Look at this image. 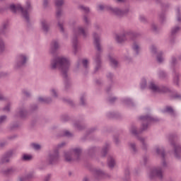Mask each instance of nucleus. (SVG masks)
<instances>
[{"label": "nucleus", "instance_id": "7", "mask_svg": "<svg viewBox=\"0 0 181 181\" xmlns=\"http://www.w3.org/2000/svg\"><path fill=\"white\" fill-rule=\"evenodd\" d=\"M138 36H139V33H134L132 31H127L123 32L120 35H117L115 39L117 43H124V42L127 40V37L134 39V37H138Z\"/></svg>", "mask_w": 181, "mask_h": 181}, {"label": "nucleus", "instance_id": "57", "mask_svg": "<svg viewBox=\"0 0 181 181\" xmlns=\"http://www.w3.org/2000/svg\"><path fill=\"white\" fill-rule=\"evenodd\" d=\"M116 100H117V98H111L109 99V102L112 103L115 102Z\"/></svg>", "mask_w": 181, "mask_h": 181}, {"label": "nucleus", "instance_id": "59", "mask_svg": "<svg viewBox=\"0 0 181 181\" xmlns=\"http://www.w3.org/2000/svg\"><path fill=\"white\" fill-rule=\"evenodd\" d=\"M140 21L141 22H146V18L144 16H140Z\"/></svg>", "mask_w": 181, "mask_h": 181}, {"label": "nucleus", "instance_id": "47", "mask_svg": "<svg viewBox=\"0 0 181 181\" xmlns=\"http://www.w3.org/2000/svg\"><path fill=\"white\" fill-rule=\"evenodd\" d=\"M51 178H52V175L48 174L47 176H45L44 181H50Z\"/></svg>", "mask_w": 181, "mask_h": 181}, {"label": "nucleus", "instance_id": "62", "mask_svg": "<svg viewBox=\"0 0 181 181\" xmlns=\"http://www.w3.org/2000/svg\"><path fill=\"white\" fill-rule=\"evenodd\" d=\"M8 28V23L3 24V29H6Z\"/></svg>", "mask_w": 181, "mask_h": 181}, {"label": "nucleus", "instance_id": "40", "mask_svg": "<svg viewBox=\"0 0 181 181\" xmlns=\"http://www.w3.org/2000/svg\"><path fill=\"white\" fill-rule=\"evenodd\" d=\"M83 22H85L86 25H90V20L87 16H83Z\"/></svg>", "mask_w": 181, "mask_h": 181}, {"label": "nucleus", "instance_id": "10", "mask_svg": "<svg viewBox=\"0 0 181 181\" xmlns=\"http://www.w3.org/2000/svg\"><path fill=\"white\" fill-rule=\"evenodd\" d=\"M26 62H28V57L23 54H20L17 55L16 59V67H22L26 64Z\"/></svg>", "mask_w": 181, "mask_h": 181}, {"label": "nucleus", "instance_id": "44", "mask_svg": "<svg viewBox=\"0 0 181 181\" xmlns=\"http://www.w3.org/2000/svg\"><path fill=\"white\" fill-rule=\"evenodd\" d=\"M58 26L60 29V32H62V33H64V28L63 27V24L61 23H58Z\"/></svg>", "mask_w": 181, "mask_h": 181}, {"label": "nucleus", "instance_id": "53", "mask_svg": "<svg viewBox=\"0 0 181 181\" xmlns=\"http://www.w3.org/2000/svg\"><path fill=\"white\" fill-rule=\"evenodd\" d=\"M175 63H176V58L173 57L172 61H171V66H173H173H175Z\"/></svg>", "mask_w": 181, "mask_h": 181}, {"label": "nucleus", "instance_id": "61", "mask_svg": "<svg viewBox=\"0 0 181 181\" xmlns=\"http://www.w3.org/2000/svg\"><path fill=\"white\" fill-rule=\"evenodd\" d=\"M107 77V78H110L111 80V78H112V77H113L112 74H108Z\"/></svg>", "mask_w": 181, "mask_h": 181}, {"label": "nucleus", "instance_id": "54", "mask_svg": "<svg viewBox=\"0 0 181 181\" xmlns=\"http://www.w3.org/2000/svg\"><path fill=\"white\" fill-rule=\"evenodd\" d=\"M151 49L152 53H156V47L155 46L152 45Z\"/></svg>", "mask_w": 181, "mask_h": 181}, {"label": "nucleus", "instance_id": "30", "mask_svg": "<svg viewBox=\"0 0 181 181\" xmlns=\"http://www.w3.org/2000/svg\"><path fill=\"white\" fill-rule=\"evenodd\" d=\"M137 139H139V141H141L143 149H146V143H145V139L137 136Z\"/></svg>", "mask_w": 181, "mask_h": 181}, {"label": "nucleus", "instance_id": "4", "mask_svg": "<svg viewBox=\"0 0 181 181\" xmlns=\"http://www.w3.org/2000/svg\"><path fill=\"white\" fill-rule=\"evenodd\" d=\"M140 120L142 122L141 131H137L136 127L134 125H132L130 129V132H132V134L136 136H138V134H141L142 131H146L148 129V125H149L151 122H155L157 121L155 118L151 117V115L141 116L140 117Z\"/></svg>", "mask_w": 181, "mask_h": 181}, {"label": "nucleus", "instance_id": "50", "mask_svg": "<svg viewBox=\"0 0 181 181\" xmlns=\"http://www.w3.org/2000/svg\"><path fill=\"white\" fill-rule=\"evenodd\" d=\"M141 88H145V87H146V80H144L143 83L141 84Z\"/></svg>", "mask_w": 181, "mask_h": 181}, {"label": "nucleus", "instance_id": "26", "mask_svg": "<svg viewBox=\"0 0 181 181\" xmlns=\"http://www.w3.org/2000/svg\"><path fill=\"white\" fill-rule=\"evenodd\" d=\"M32 156L31 155H28V154H24L22 157V160H25V162H28L29 160H32Z\"/></svg>", "mask_w": 181, "mask_h": 181}, {"label": "nucleus", "instance_id": "8", "mask_svg": "<svg viewBox=\"0 0 181 181\" xmlns=\"http://www.w3.org/2000/svg\"><path fill=\"white\" fill-rule=\"evenodd\" d=\"M173 139H175V136L170 135L169 136L170 143L174 148L175 158L179 159L180 158L181 156V146L179 144L175 143V141H173Z\"/></svg>", "mask_w": 181, "mask_h": 181}, {"label": "nucleus", "instance_id": "31", "mask_svg": "<svg viewBox=\"0 0 181 181\" xmlns=\"http://www.w3.org/2000/svg\"><path fill=\"white\" fill-rule=\"evenodd\" d=\"M130 148L132 149L133 153H136L138 150L136 149V145L134 143L130 144Z\"/></svg>", "mask_w": 181, "mask_h": 181}, {"label": "nucleus", "instance_id": "23", "mask_svg": "<svg viewBox=\"0 0 181 181\" xmlns=\"http://www.w3.org/2000/svg\"><path fill=\"white\" fill-rule=\"evenodd\" d=\"M73 152L74 153V155L76 156V160H78L79 158H80V155H81V149L80 148H74L73 150Z\"/></svg>", "mask_w": 181, "mask_h": 181}, {"label": "nucleus", "instance_id": "27", "mask_svg": "<svg viewBox=\"0 0 181 181\" xmlns=\"http://www.w3.org/2000/svg\"><path fill=\"white\" fill-rule=\"evenodd\" d=\"M158 90V93H169V88L166 86H159Z\"/></svg>", "mask_w": 181, "mask_h": 181}, {"label": "nucleus", "instance_id": "64", "mask_svg": "<svg viewBox=\"0 0 181 181\" xmlns=\"http://www.w3.org/2000/svg\"><path fill=\"white\" fill-rule=\"evenodd\" d=\"M25 180H26V178H25V177H20L19 178V181H25Z\"/></svg>", "mask_w": 181, "mask_h": 181}, {"label": "nucleus", "instance_id": "12", "mask_svg": "<svg viewBox=\"0 0 181 181\" xmlns=\"http://www.w3.org/2000/svg\"><path fill=\"white\" fill-rule=\"evenodd\" d=\"M110 11H111L112 13L115 15L116 16H124V15H126V13H128L129 12V10L126 9L124 11H122L118 8H112V7H109Z\"/></svg>", "mask_w": 181, "mask_h": 181}, {"label": "nucleus", "instance_id": "29", "mask_svg": "<svg viewBox=\"0 0 181 181\" xmlns=\"http://www.w3.org/2000/svg\"><path fill=\"white\" fill-rule=\"evenodd\" d=\"M175 12H176V15H177V21L178 22H181L180 7H177Z\"/></svg>", "mask_w": 181, "mask_h": 181}, {"label": "nucleus", "instance_id": "1", "mask_svg": "<svg viewBox=\"0 0 181 181\" xmlns=\"http://www.w3.org/2000/svg\"><path fill=\"white\" fill-rule=\"evenodd\" d=\"M70 67V61L65 57H57L51 62L52 70L59 69L62 71V76L67 80V73Z\"/></svg>", "mask_w": 181, "mask_h": 181}, {"label": "nucleus", "instance_id": "35", "mask_svg": "<svg viewBox=\"0 0 181 181\" xmlns=\"http://www.w3.org/2000/svg\"><path fill=\"white\" fill-rule=\"evenodd\" d=\"M108 151V145H107L105 148L102 150V156L104 158L107 155V152Z\"/></svg>", "mask_w": 181, "mask_h": 181}, {"label": "nucleus", "instance_id": "22", "mask_svg": "<svg viewBox=\"0 0 181 181\" xmlns=\"http://www.w3.org/2000/svg\"><path fill=\"white\" fill-rule=\"evenodd\" d=\"M107 165L109 168H114L115 166V160L112 157H109L107 160Z\"/></svg>", "mask_w": 181, "mask_h": 181}, {"label": "nucleus", "instance_id": "37", "mask_svg": "<svg viewBox=\"0 0 181 181\" xmlns=\"http://www.w3.org/2000/svg\"><path fill=\"white\" fill-rule=\"evenodd\" d=\"M82 64L85 69H88V60L83 59L82 61Z\"/></svg>", "mask_w": 181, "mask_h": 181}, {"label": "nucleus", "instance_id": "13", "mask_svg": "<svg viewBox=\"0 0 181 181\" xmlns=\"http://www.w3.org/2000/svg\"><path fill=\"white\" fill-rule=\"evenodd\" d=\"M13 153L12 151H8L3 155L0 159V165H4V163H8L9 162V159L12 158Z\"/></svg>", "mask_w": 181, "mask_h": 181}, {"label": "nucleus", "instance_id": "41", "mask_svg": "<svg viewBox=\"0 0 181 181\" xmlns=\"http://www.w3.org/2000/svg\"><path fill=\"white\" fill-rule=\"evenodd\" d=\"M174 83L177 86H179V74H176L175 76L174 77Z\"/></svg>", "mask_w": 181, "mask_h": 181}, {"label": "nucleus", "instance_id": "16", "mask_svg": "<svg viewBox=\"0 0 181 181\" xmlns=\"http://www.w3.org/2000/svg\"><path fill=\"white\" fill-rule=\"evenodd\" d=\"M163 112H167L173 117H175V110H173V107L170 106H166L165 108L163 110Z\"/></svg>", "mask_w": 181, "mask_h": 181}, {"label": "nucleus", "instance_id": "60", "mask_svg": "<svg viewBox=\"0 0 181 181\" xmlns=\"http://www.w3.org/2000/svg\"><path fill=\"white\" fill-rule=\"evenodd\" d=\"M75 127H76V128H78V129H83L82 127L80 124H75Z\"/></svg>", "mask_w": 181, "mask_h": 181}, {"label": "nucleus", "instance_id": "33", "mask_svg": "<svg viewBox=\"0 0 181 181\" xmlns=\"http://www.w3.org/2000/svg\"><path fill=\"white\" fill-rule=\"evenodd\" d=\"M180 30V27H175V28L172 29L171 35L173 36L174 35H176V33H177Z\"/></svg>", "mask_w": 181, "mask_h": 181}, {"label": "nucleus", "instance_id": "51", "mask_svg": "<svg viewBox=\"0 0 181 181\" xmlns=\"http://www.w3.org/2000/svg\"><path fill=\"white\" fill-rule=\"evenodd\" d=\"M151 28H152L153 32H157L158 31V27L156 26V25L152 24Z\"/></svg>", "mask_w": 181, "mask_h": 181}, {"label": "nucleus", "instance_id": "14", "mask_svg": "<svg viewBox=\"0 0 181 181\" xmlns=\"http://www.w3.org/2000/svg\"><path fill=\"white\" fill-rule=\"evenodd\" d=\"M59 47V42L57 40H53L51 43V53H54Z\"/></svg>", "mask_w": 181, "mask_h": 181}, {"label": "nucleus", "instance_id": "3", "mask_svg": "<svg viewBox=\"0 0 181 181\" xmlns=\"http://www.w3.org/2000/svg\"><path fill=\"white\" fill-rule=\"evenodd\" d=\"M156 152L158 155H160L162 157V168H155L150 173V179H153V177H158L160 180L163 178V168H166L167 164L165 160V150L163 148H156Z\"/></svg>", "mask_w": 181, "mask_h": 181}, {"label": "nucleus", "instance_id": "56", "mask_svg": "<svg viewBox=\"0 0 181 181\" xmlns=\"http://www.w3.org/2000/svg\"><path fill=\"white\" fill-rule=\"evenodd\" d=\"M48 4H49V0H44L43 6L45 8H46V6H47Z\"/></svg>", "mask_w": 181, "mask_h": 181}, {"label": "nucleus", "instance_id": "38", "mask_svg": "<svg viewBox=\"0 0 181 181\" xmlns=\"http://www.w3.org/2000/svg\"><path fill=\"white\" fill-rule=\"evenodd\" d=\"M32 146L35 151H39L41 148L40 145L37 144H33Z\"/></svg>", "mask_w": 181, "mask_h": 181}, {"label": "nucleus", "instance_id": "17", "mask_svg": "<svg viewBox=\"0 0 181 181\" xmlns=\"http://www.w3.org/2000/svg\"><path fill=\"white\" fill-rule=\"evenodd\" d=\"M38 101L40 103H44V104H50V103H52V98H43L42 97H40L38 98Z\"/></svg>", "mask_w": 181, "mask_h": 181}, {"label": "nucleus", "instance_id": "25", "mask_svg": "<svg viewBox=\"0 0 181 181\" xmlns=\"http://www.w3.org/2000/svg\"><path fill=\"white\" fill-rule=\"evenodd\" d=\"M19 115L21 118H25V117H26V115H28V112H26V110L25 109H21L19 110Z\"/></svg>", "mask_w": 181, "mask_h": 181}, {"label": "nucleus", "instance_id": "58", "mask_svg": "<svg viewBox=\"0 0 181 181\" xmlns=\"http://www.w3.org/2000/svg\"><path fill=\"white\" fill-rule=\"evenodd\" d=\"M98 8L99 11H104V9H105V6H104L103 5H99Z\"/></svg>", "mask_w": 181, "mask_h": 181}, {"label": "nucleus", "instance_id": "19", "mask_svg": "<svg viewBox=\"0 0 181 181\" xmlns=\"http://www.w3.org/2000/svg\"><path fill=\"white\" fill-rule=\"evenodd\" d=\"M64 158L66 162H73L74 160L73 158L71 157V153H70V152H65Z\"/></svg>", "mask_w": 181, "mask_h": 181}, {"label": "nucleus", "instance_id": "42", "mask_svg": "<svg viewBox=\"0 0 181 181\" xmlns=\"http://www.w3.org/2000/svg\"><path fill=\"white\" fill-rule=\"evenodd\" d=\"M79 8L82 11H84V12H86V13H88V12H90V8H88V7H84L83 6H81Z\"/></svg>", "mask_w": 181, "mask_h": 181}, {"label": "nucleus", "instance_id": "46", "mask_svg": "<svg viewBox=\"0 0 181 181\" xmlns=\"http://www.w3.org/2000/svg\"><path fill=\"white\" fill-rule=\"evenodd\" d=\"M13 172H15V170H13V168H10L6 170V174L9 175L11 173H13Z\"/></svg>", "mask_w": 181, "mask_h": 181}, {"label": "nucleus", "instance_id": "52", "mask_svg": "<svg viewBox=\"0 0 181 181\" xmlns=\"http://www.w3.org/2000/svg\"><path fill=\"white\" fill-rule=\"evenodd\" d=\"M81 105H86V102H85L84 96H82L81 98Z\"/></svg>", "mask_w": 181, "mask_h": 181}, {"label": "nucleus", "instance_id": "6", "mask_svg": "<svg viewBox=\"0 0 181 181\" xmlns=\"http://www.w3.org/2000/svg\"><path fill=\"white\" fill-rule=\"evenodd\" d=\"M77 36H83L86 38L88 36V30L84 29L81 26H78L76 29L74 30V37L72 38V45L74 50V54L77 53Z\"/></svg>", "mask_w": 181, "mask_h": 181}, {"label": "nucleus", "instance_id": "11", "mask_svg": "<svg viewBox=\"0 0 181 181\" xmlns=\"http://www.w3.org/2000/svg\"><path fill=\"white\" fill-rule=\"evenodd\" d=\"M59 160V151L55 150L53 153L49 155L48 162L49 165H54Z\"/></svg>", "mask_w": 181, "mask_h": 181}, {"label": "nucleus", "instance_id": "45", "mask_svg": "<svg viewBox=\"0 0 181 181\" xmlns=\"http://www.w3.org/2000/svg\"><path fill=\"white\" fill-rule=\"evenodd\" d=\"M6 121V116L3 115L0 117V124H2V122H5Z\"/></svg>", "mask_w": 181, "mask_h": 181}, {"label": "nucleus", "instance_id": "49", "mask_svg": "<svg viewBox=\"0 0 181 181\" xmlns=\"http://www.w3.org/2000/svg\"><path fill=\"white\" fill-rule=\"evenodd\" d=\"M51 92L53 97L57 98V92H56V90L52 89Z\"/></svg>", "mask_w": 181, "mask_h": 181}, {"label": "nucleus", "instance_id": "5", "mask_svg": "<svg viewBox=\"0 0 181 181\" xmlns=\"http://www.w3.org/2000/svg\"><path fill=\"white\" fill-rule=\"evenodd\" d=\"M8 8L13 13H16V11H18L21 12L23 18L25 19L26 22L29 23V11L32 9V6H30V1H28L26 2V7L23 8L20 4L15 6V4H11L9 6Z\"/></svg>", "mask_w": 181, "mask_h": 181}, {"label": "nucleus", "instance_id": "32", "mask_svg": "<svg viewBox=\"0 0 181 181\" xmlns=\"http://www.w3.org/2000/svg\"><path fill=\"white\" fill-rule=\"evenodd\" d=\"M163 53L162 52H159L157 55V62L158 63H162L163 62V57H162L163 56Z\"/></svg>", "mask_w": 181, "mask_h": 181}, {"label": "nucleus", "instance_id": "63", "mask_svg": "<svg viewBox=\"0 0 181 181\" xmlns=\"http://www.w3.org/2000/svg\"><path fill=\"white\" fill-rule=\"evenodd\" d=\"M66 145L65 143H62L61 144L58 145V148H62V146H64Z\"/></svg>", "mask_w": 181, "mask_h": 181}, {"label": "nucleus", "instance_id": "24", "mask_svg": "<svg viewBox=\"0 0 181 181\" xmlns=\"http://www.w3.org/2000/svg\"><path fill=\"white\" fill-rule=\"evenodd\" d=\"M5 42H4V40L0 38V54L1 53H4V51L5 50Z\"/></svg>", "mask_w": 181, "mask_h": 181}, {"label": "nucleus", "instance_id": "55", "mask_svg": "<svg viewBox=\"0 0 181 181\" xmlns=\"http://www.w3.org/2000/svg\"><path fill=\"white\" fill-rule=\"evenodd\" d=\"M64 101H65L66 103H68V104H70V105H73V101H71L69 99H67V100L64 99Z\"/></svg>", "mask_w": 181, "mask_h": 181}, {"label": "nucleus", "instance_id": "20", "mask_svg": "<svg viewBox=\"0 0 181 181\" xmlns=\"http://www.w3.org/2000/svg\"><path fill=\"white\" fill-rule=\"evenodd\" d=\"M42 28L44 32H48L49 31V24L47 23V21H42L41 22Z\"/></svg>", "mask_w": 181, "mask_h": 181}, {"label": "nucleus", "instance_id": "34", "mask_svg": "<svg viewBox=\"0 0 181 181\" xmlns=\"http://www.w3.org/2000/svg\"><path fill=\"white\" fill-rule=\"evenodd\" d=\"M62 15H63V11H62V8H57L56 12L57 18L59 19Z\"/></svg>", "mask_w": 181, "mask_h": 181}, {"label": "nucleus", "instance_id": "21", "mask_svg": "<svg viewBox=\"0 0 181 181\" xmlns=\"http://www.w3.org/2000/svg\"><path fill=\"white\" fill-rule=\"evenodd\" d=\"M109 59L110 61V64L111 66H112V67H117V66H118V62L117 61V59H115V58L109 56Z\"/></svg>", "mask_w": 181, "mask_h": 181}, {"label": "nucleus", "instance_id": "28", "mask_svg": "<svg viewBox=\"0 0 181 181\" xmlns=\"http://www.w3.org/2000/svg\"><path fill=\"white\" fill-rule=\"evenodd\" d=\"M64 4V0H56L55 6H57L58 8H60L61 6H63Z\"/></svg>", "mask_w": 181, "mask_h": 181}, {"label": "nucleus", "instance_id": "9", "mask_svg": "<svg viewBox=\"0 0 181 181\" xmlns=\"http://www.w3.org/2000/svg\"><path fill=\"white\" fill-rule=\"evenodd\" d=\"M93 172L95 179H110L111 177V175L100 169L94 168Z\"/></svg>", "mask_w": 181, "mask_h": 181}, {"label": "nucleus", "instance_id": "18", "mask_svg": "<svg viewBox=\"0 0 181 181\" xmlns=\"http://www.w3.org/2000/svg\"><path fill=\"white\" fill-rule=\"evenodd\" d=\"M132 49L136 52V54H139V50L141 49V47H139V44L136 42H134L132 45Z\"/></svg>", "mask_w": 181, "mask_h": 181}, {"label": "nucleus", "instance_id": "15", "mask_svg": "<svg viewBox=\"0 0 181 181\" xmlns=\"http://www.w3.org/2000/svg\"><path fill=\"white\" fill-rule=\"evenodd\" d=\"M148 88L153 91V93H158L160 91L159 86H156L155 83L151 82Z\"/></svg>", "mask_w": 181, "mask_h": 181}, {"label": "nucleus", "instance_id": "43", "mask_svg": "<svg viewBox=\"0 0 181 181\" xmlns=\"http://www.w3.org/2000/svg\"><path fill=\"white\" fill-rule=\"evenodd\" d=\"M64 136H68V138H70V137L73 136V134L71 133H70V132H69V131H65L64 132Z\"/></svg>", "mask_w": 181, "mask_h": 181}, {"label": "nucleus", "instance_id": "2", "mask_svg": "<svg viewBox=\"0 0 181 181\" xmlns=\"http://www.w3.org/2000/svg\"><path fill=\"white\" fill-rule=\"evenodd\" d=\"M93 36L94 39L93 43L98 52L93 57L95 64L94 73H97L101 69V53H103V47H101V44L100 43V35L96 33H93Z\"/></svg>", "mask_w": 181, "mask_h": 181}, {"label": "nucleus", "instance_id": "36", "mask_svg": "<svg viewBox=\"0 0 181 181\" xmlns=\"http://www.w3.org/2000/svg\"><path fill=\"white\" fill-rule=\"evenodd\" d=\"M168 75L166 74V73H165V71H160L159 72V78H165V77H167Z\"/></svg>", "mask_w": 181, "mask_h": 181}, {"label": "nucleus", "instance_id": "39", "mask_svg": "<svg viewBox=\"0 0 181 181\" xmlns=\"http://www.w3.org/2000/svg\"><path fill=\"white\" fill-rule=\"evenodd\" d=\"M3 110L6 112H9L11 111V104L8 103L5 107H4Z\"/></svg>", "mask_w": 181, "mask_h": 181}, {"label": "nucleus", "instance_id": "48", "mask_svg": "<svg viewBox=\"0 0 181 181\" xmlns=\"http://www.w3.org/2000/svg\"><path fill=\"white\" fill-rule=\"evenodd\" d=\"M173 98H175L176 100H181V95L177 93L173 95Z\"/></svg>", "mask_w": 181, "mask_h": 181}]
</instances>
